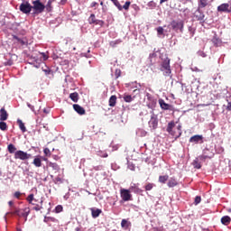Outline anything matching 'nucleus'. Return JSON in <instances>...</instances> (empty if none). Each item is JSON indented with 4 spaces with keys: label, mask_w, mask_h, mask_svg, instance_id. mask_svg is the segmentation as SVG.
Returning <instances> with one entry per match:
<instances>
[{
    "label": "nucleus",
    "mask_w": 231,
    "mask_h": 231,
    "mask_svg": "<svg viewBox=\"0 0 231 231\" xmlns=\"http://www.w3.org/2000/svg\"><path fill=\"white\" fill-rule=\"evenodd\" d=\"M48 221H53V218L48 217L44 218V223H48Z\"/></svg>",
    "instance_id": "nucleus-51"
},
{
    "label": "nucleus",
    "mask_w": 231,
    "mask_h": 231,
    "mask_svg": "<svg viewBox=\"0 0 231 231\" xmlns=\"http://www.w3.org/2000/svg\"><path fill=\"white\" fill-rule=\"evenodd\" d=\"M30 158H32V154H30L26 152L19 150L14 152L15 160H22L24 162L25 160H30Z\"/></svg>",
    "instance_id": "nucleus-5"
},
{
    "label": "nucleus",
    "mask_w": 231,
    "mask_h": 231,
    "mask_svg": "<svg viewBox=\"0 0 231 231\" xmlns=\"http://www.w3.org/2000/svg\"><path fill=\"white\" fill-rule=\"evenodd\" d=\"M179 1H180V3H182L183 5H185L192 0H179Z\"/></svg>",
    "instance_id": "nucleus-54"
},
{
    "label": "nucleus",
    "mask_w": 231,
    "mask_h": 231,
    "mask_svg": "<svg viewBox=\"0 0 231 231\" xmlns=\"http://www.w3.org/2000/svg\"><path fill=\"white\" fill-rule=\"evenodd\" d=\"M44 8H46V5L41 3V0H35L32 2V10H33V14H42V12H44Z\"/></svg>",
    "instance_id": "nucleus-3"
},
{
    "label": "nucleus",
    "mask_w": 231,
    "mask_h": 231,
    "mask_svg": "<svg viewBox=\"0 0 231 231\" xmlns=\"http://www.w3.org/2000/svg\"><path fill=\"white\" fill-rule=\"evenodd\" d=\"M166 1H169V0H160V4L163 5V3H166Z\"/></svg>",
    "instance_id": "nucleus-61"
},
{
    "label": "nucleus",
    "mask_w": 231,
    "mask_h": 231,
    "mask_svg": "<svg viewBox=\"0 0 231 231\" xmlns=\"http://www.w3.org/2000/svg\"><path fill=\"white\" fill-rule=\"evenodd\" d=\"M120 194L123 201H131V199L133 198V195H131V192L125 189H122L120 190Z\"/></svg>",
    "instance_id": "nucleus-8"
},
{
    "label": "nucleus",
    "mask_w": 231,
    "mask_h": 231,
    "mask_svg": "<svg viewBox=\"0 0 231 231\" xmlns=\"http://www.w3.org/2000/svg\"><path fill=\"white\" fill-rule=\"evenodd\" d=\"M199 161H200V162L202 163V162H205V160H208V159H210L211 157L210 156H208V155H207V154H205V152L202 154V155H199V157H197Z\"/></svg>",
    "instance_id": "nucleus-27"
},
{
    "label": "nucleus",
    "mask_w": 231,
    "mask_h": 231,
    "mask_svg": "<svg viewBox=\"0 0 231 231\" xmlns=\"http://www.w3.org/2000/svg\"><path fill=\"white\" fill-rule=\"evenodd\" d=\"M27 106L32 109L33 112L35 111V106H33L32 104L27 103Z\"/></svg>",
    "instance_id": "nucleus-50"
},
{
    "label": "nucleus",
    "mask_w": 231,
    "mask_h": 231,
    "mask_svg": "<svg viewBox=\"0 0 231 231\" xmlns=\"http://www.w3.org/2000/svg\"><path fill=\"white\" fill-rule=\"evenodd\" d=\"M42 208V207L36 205L35 207L32 208L33 210H36V212H39V210H41Z\"/></svg>",
    "instance_id": "nucleus-48"
},
{
    "label": "nucleus",
    "mask_w": 231,
    "mask_h": 231,
    "mask_svg": "<svg viewBox=\"0 0 231 231\" xmlns=\"http://www.w3.org/2000/svg\"><path fill=\"white\" fill-rule=\"evenodd\" d=\"M125 102H133L134 97H132L131 95H125L124 96Z\"/></svg>",
    "instance_id": "nucleus-30"
},
{
    "label": "nucleus",
    "mask_w": 231,
    "mask_h": 231,
    "mask_svg": "<svg viewBox=\"0 0 231 231\" xmlns=\"http://www.w3.org/2000/svg\"><path fill=\"white\" fill-rule=\"evenodd\" d=\"M43 60H48V56L43 52L42 53Z\"/></svg>",
    "instance_id": "nucleus-55"
},
{
    "label": "nucleus",
    "mask_w": 231,
    "mask_h": 231,
    "mask_svg": "<svg viewBox=\"0 0 231 231\" xmlns=\"http://www.w3.org/2000/svg\"><path fill=\"white\" fill-rule=\"evenodd\" d=\"M43 112L46 113V115H48V110L46 108L43 109Z\"/></svg>",
    "instance_id": "nucleus-64"
},
{
    "label": "nucleus",
    "mask_w": 231,
    "mask_h": 231,
    "mask_svg": "<svg viewBox=\"0 0 231 231\" xmlns=\"http://www.w3.org/2000/svg\"><path fill=\"white\" fill-rule=\"evenodd\" d=\"M227 110H228V111H231V102H229V103L227 104Z\"/></svg>",
    "instance_id": "nucleus-59"
},
{
    "label": "nucleus",
    "mask_w": 231,
    "mask_h": 231,
    "mask_svg": "<svg viewBox=\"0 0 231 231\" xmlns=\"http://www.w3.org/2000/svg\"><path fill=\"white\" fill-rule=\"evenodd\" d=\"M93 169L94 171H102V166H95Z\"/></svg>",
    "instance_id": "nucleus-52"
},
{
    "label": "nucleus",
    "mask_w": 231,
    "mask_h": 231,
    "mask_svg": "<svg viewBox=\"0 0 231 231\" xmlns=\"http://www.w3.org/2000/svg\"><path fill=\"white\" fill-rule=\"evenodd\" d=\"M34 68H41V62L33 63Z\"/></svg>",
    "instance_id": "nucleus-57"
},
{
    "label": "nucleus",
    "mask_w": 231,
    "mask_h": 231,
    "mask_svg": "<svg viewBox=\"0 0 231 231\" xmlns=\"http://www.w3.org/2000/svg\"><path fill=\"white\" fill-rule=\"evenodd\" d=\"M0 113H1L0 115L1 122H5V120H8V113L5 108H1Z\"/></svg>",
    "instance_id": "nucleus-16"
},
{
    "label": "nucleus",
    "mask_w": 231,
    "mask_h": 231,
    "mask_svg": "<svg viewBox=\"0 0 231 231\" xmlns=\"http://www.w3.org/2000/svg\"><path fill=\"white\" fill-rule=\"evenodd\" d=\"M32 163H33V165H35L36 167H42V161L41 158H39V157L34 158Z\"/></svg>",
    "instance_id": "nucleus-21"
},
{
    "label": "nucleus",
    "mask_w": 231,
    "mask_h": 231,
    "mask_svg": "<svg viewBox=\"0 0 231 231\" xmlns=\"http://www.w3.org/2000/svg\"><path fill=\"white\" fill-rule=\"evenodd\" d=\"M170 26H171L172 30L175 32L180 31L183 32V22L182 21H172L170 23Z\"/></svg>",
    "instance_id": "nucleus-6"
},
{
    "label": "nucleus",
    "mask_w": 231,
    "mask_h": 231,
    "mask_svg": "<svg viewBox=\"0 0 231 231\" xmlns=\"http://www.w3.org/2000/svg\"><path fill=\"white\" fill-rule=\"evenodd\" d=\"M166 131L169 134L174 136V138H180V136H181V125H179L176 126V123H174V121L168 124Z\"/></svg>",
    "instance_id": "nucleus-1"
},
{
    "label": "nucleus",
    "mask_w": 231,
    "mask_h": 231,
    "mask_svg": "<svg viewBox=\"0 0 231 231\" xmlns=\"http://www.w3.org/2000/svg\"><path fill=\"white\" fill-rule=\"evenodd\" d=\"M113 4L119 11H122V5H120V2H118V0H116L115 2H113Z\"/></svg>",
    "instance_id": "nucleus-40"
},
{
    "label": "nucleus",
    "mask_w": 231,
    "mask_h": 231,
    "mask_svg": "<svg viewBox=\"0 0 231 231\" xmlns=\"http://www.w3.org/2000/svg\"><path fill=\"white\" fill-rule=\"evenodd\" d=\"M69 98L72 100V102H79V93L74 92L69 94Z\"/></svg>",
    "instance_id": "nucleus-23"
},
{
    "label": "nucleus",
    "mask_w": 231,
    "mask_h": 231,
    "mask_svg": "<svg viewBox=\"0 0 231 231\" xmlns=\"http://www.w3.org/2000/svg\"><path fill=\"white\" fill-rule=\"evenodd\" d=\"M17 124H18L22 133H26V126L24 125V123H23V120L18 119Z\"/></svg>",
    "instance_id": "nucleus-20"
},
{
    "label": "nucleus",
    "mask_w": 231,
    "mask_h": 231,
    "mask_svg": "<svg viewBox=\"0 0 231 231\" xmlns=\"http://www.w3.org/2000/svg\"><path fill=\"white\" fill-rule=\"evenodd\" d=\"M49 167H51V169H53V171H59V165L55 162H50L49 163Z\"/></svg>",
    "instance_id": "nucleus-34"
},
{
    "label": "nucleus",
    "mask_w": 231,
    "mask_h": 231,
    "mask_svg": "<svg viewBox=\"0 0 231 231\" xmlns=\"http://www.w3.org/2000/svg\"><path fill=\"white\" fill-rule=\"evenodd\" d=\"M192 69H193V71H201L197 67L193 68Z\"/></svg>",
    "instance_id": "nucleus-62"
},
{
    "label": "nucleus",
    "mask_w": 231,
    "mask_h": 231,
    "mask_svg": "<svg viewBox=\"0 0 231 231\" xmlns=\"http://www.w3.org/2000/svg\"><path fill=\"white\" fill-rule=\"evenodd\" d=\"M8 205H9V207H12V206L14 205V201L10 200V201L8 202Z\"/></svg>",
    "instance_id": "nucleus-60"
},
{
    "label": "nucleus",
    "mask_w": 231,
    "mask_h": 231,
    "mask_svg": "<svg viewBox=\"0 0 231 231\" xmlns=\"http://www.w3.org/2000/svg\"><path fill=\"white\" fill-rule=\"evenodd\" d=\"M34 197H33V194H30L28 197H27V201L28 203H30V205H33V200H34Z\"/></svg>",
    "instance_id": "nucleus-36"
},
{
    "label": "nucleus",
    "mask_w": 231,
    "mask_h": 231,
    "mask_svg": "<svg viewBox=\"0 0 231 231\" xmlns=\"http://www.w3.org/2000/svg\"><path fill=\"white\" fill-rule=\"evenodd\" d=\"M89 24H95L97 23V18L95 14H91L88 18Z\"/></svg>",
    "instance_id": "nucleus-31"
},
{
    "label": "nucleus",
    "mask_w": 231,
    "mask_h": 231,
    "mask_svg": "<svg viewBox=\"0 0 231 231\" xmlns=\"http://www.w3.org/2000/svg\"><path fill=\"white\" fill-rule=\"evenodd\" d=\"M51 6V2H48V4H47V10H50Z\"/></svg>",
    "instance_id": "nucleus-58"
},
{
    "label": "nucleus",
    "mask_w": 231,
    "mask_h": 231,
    "mask_svg": "<svg viewBox=\"0 0 231 231\" xmlns=\"http://www.w3.org/2000/svg\"><path fill=\"white\" fill-rule=\"evenodd\" d=\"M109 106L110 107H115V106H116V96H112L109 98Z\"/></svg>",
    "instance_id": "nucleus-25"
},
{
    "label": "nucleus",
    "mask_w": 231,
    "mask_h": 231,
    "mask_svg": "<svg viewBox=\"0 0 231 231\" xmlns=\"http://www.w3.org/2000/svg\"><path fill=\"white\" fill-rule=\"evenodd\" d=\"M130 190L132 192H134L135 194H140V192H142V189H140V188H138V186H136V184H133L130 187Z\"/></svg>",
    "instance_id": "nucleus-19"
},
{
    "label": "nucleus",
    "mask_w": 231,
    "mask_h": 231,
    "mask_svg": "<svg viewBox=\"0 0 231 231\" xmlns=\"http://www.w3.org/2000/svg\"><path fill=\"white\" fill-rule=\"evenodd\" d=\"M73 109L78 113V115H86V110L80 105H73Z\"/></svg>",
    "instance_id": "nucleus-14"
},
{
    "label": "nucleus",
    "mask_w": 231,
    "mask_h": 231,
    "mask_svg": "<svg viewBox=\"0 0 231 231\" xmlns=\"http://www.w3.org/2000/svg\"><path fill=\"white\" fill-rule=\"evenodd\" d=\"M0 129L1 131H6V129H8V125L5 122H0Z\"/></svg>",
    "instance_id": "nucleus-35"
},
{
    "label": "nucleus",
    "mask_w": 231,
    "mask_h": 231,
    "mask_svg": "<svg viewBox=\"0 0 231 231\" xmlns=\"http://www.w3.org/2000/svg\"><path fill=\"white\" fill-rule=\"evenodd\" d=\"M167 180H169V175H163L159 177L160 183H166Z\"/></svg>",
    "instance_id": "nucleus-28"
},
{
    "label": "nucleus",
    "mask_w": 231,
    "mask_h": 231,
    "mask_svg": "<svg viewBox=\"0 0 231 231\" xmlns=\"http://www.w3.org/2000/svg\"><path fill=\"white\" fill-rule=\"evenodd\" d=\"M91 214H92V217L97 218L98 217V216H100V214H102V209L99 208H92L91 209Z\"/></svg>",
    "instance_id": "nucleus-17"
},
{
    "label": "nucleus",
    "mask_w": 231,
    "mask_h": 231,
    "mask_svg": "<svg viewBox=\"0 0 231 231\" xmlns=\"http://www.w3.org/2000/svg\"><path fill=\"white\" fill-rule=\"evenodd\" d=\"M152 187H154V184L149 183L145 186V190H152Z\"/></svg>",
    "instance_id": "nucleus-43"
},
{
    "label": "nucleus",
    "mask_w": 231,
    "mask_h": 231,
    "mask_svg": "<svg viewBox=\"0 0 231 231\" xmlns=\"http://www.w3.org/2000/svg\"><path fill=\"white\" fill-rule=\"evenodd\" d=\"M159 104L162 109H163L164 111H169L171 110V107H172V106L165 103V100L163 99H159Z\"/></svg>",
    "instance_id": "nucleus-13"
},
{
    "label": "nucleus",
    "mask_w": 231,
    "mask_h": 231,
    "mask_svg": "<svg viewBox=\"0 0 231 231\" xmlns=\"http://www.w3.org/2000/svg\"><path fill=\"white\" fill-rule=\"evenodd\" d=\"M121 42H122V40H116L110 42V46H112V48H115L116 44H120Z\"/></svg>",
    "instance_id": "nucleus-38"
},
{
    "label": "nucleus",
    "mask_w": 231,
    "mask_h": 231,
    "mask_svg": "<svg viewBox=\"0 0 231 231\" xmlns=\"http://www.w3.org/2000/svg\"><path fill=\"white\" fill-rule=\"evenodd\" d=\"M199 203H201V197L200 196H197L195 198V205H199Z\"/></svg>",
    "instance_id": "nucleus-44"
},
{
    "label": "nucleus",
    "mask_w": 231,
    "mask_h": 231,
    "mask_svg": "<svg viewBox=\"0 0 231 231\" xmlns=\"http://www.w3.org/2000/svg\"><path fill=\"white\" fill-rule=\"evenodd\" d=\"M146 97L148 100L146 102L147 107H149V109H154V107H156V99H154V97H152V96L149 93L146 94Z\"/></svg>",
    "instance_id": "nucleus-7"
},
{
    "label": "nucleus",
    "mask_w": 231,
    "mask_h": 231,
    "mask_svg": "<svg viewBox=\"0 0 231 231\" xmlns=\"http://www.w3.org/2000/svg\"><path fill=\"white\" fill-rule=\"evenodd\" d=\"M161 71H163L165 77L171 76V60L169 58L164 59L161 64Z\"/></svg>",
    "instance_id": "nucleus-2"
},
{
    "label": "nucleus",
    "mask_w": 231,
    "mask_h": 231,
    "mask_svg": "<svg viewBox=\"0 0 231 231\" xmlns=\"http://www.w3.org/2000/svg\"><path fill=\"white\" fill-rule=\"evenodd\" d=\"M63 210V208L61 205H58L56 208H55V212L56 214H60V212H62Z\"/></svg>",
    "instance_id": "nucleus-42"
},
{
    "label": "nucleus",
    "mask_w": 231,
    "mask_h": 231,
    "mask_svg": "<svg viewBox=\"0 0 231 231\" xmlns=\"http://www.w3.org/2000/svg\"><path fill=\"white\" fill-rule=\"evenodd\" d=\"M190 143H203V135H193L189 138Z\"/></svg>",
    "instance_id": "nucleus-12"
},
{
    "label": "nucleus",
    "mask_w": 231,
    "mask_h": 231,
    "mask_svg": "<svg viewBox=\"0 0 231 231\" xmlns=\"http://www.w3.org/2000/svg\"><path fill=\"white\" fill-rule=\"evenodd\" d=\"M43 152H44V154H46V156H48V154H50V149L45 148V149L43 150Z\"/></svg>",
    "instance_id": "nucleus-53"
},
{
    "label": "nucleus",
    "mask_w": 231,
    "mask_h": 231,
    "mask_svg": "<svg viewBox=\"0 0 231 231\" xmlns=\"http://www.w3.org/2000/svg\"><path fill=\"white\" fill-rule=\"evenodd\" d=\"M14 197L16 198V199H19V198H21V192L20 191L14 192Z\"/></svg>",
    "instance_id": "nucleus-47"
},
{
    "label": "nucleus",
    "mask_w": 231,
    "mask_h": 231,
    "mask_svg": "<svg viewBox=\"0 0 231 231\" xmlns=\"http://www.w3.org/2000/svg\"><path fill=\"white\" fill-rule=\"evenodd\" d=\"M121 226H127V220L125 219H123L122 222H121Z\"/></svg>",
    "instance_id": "nucleus-49"
},
{
    "label": "nucleus",
    "mask_w": 231,
    "mask_h": 231,
    "mask_svg": "<svg viewBox=\"0 0 231 231\" xmlns=\"http://www.w3.org/2000/svg\"><path fill=\"white\" fill-rule=\"evenodd\" d=\"M95 24H98V26H104V21H102V20H96V23Z\"/></svg>",
    "instance_id": "nucleus-46"
},
{
    "label": "nucleus",
    "mask_w": 231,
    "mask_h": 231,
    "mask_svg": "<svg viewBox=\"0 0 231 231\" xmlns=\"http://www.w3.org/2000/svg\"><path fill=\"white\" fill-rule=\"evenodd\" d=\"M13 214L18 216L19 217H28L30 211H26L25 209H15Z\"/></svg>",
    "instance_id": "nucleus-11"
},
{
    "label": "nucleus",
    "mask_w": 231,
    "mask_h": 231,
    "mask_svg": "<svg viewBox=\"0 0 231 231\" xmlns=\"http://www.w3.org/2000/svg\"><path fill=\"white\" fill-rule=\"evenodd\" d=\"M129 6H131V2L127 1L125 4L122 6V10H129Z\"/></svg>",
    "instance_id": "nucleus-41"
},
{
    "label": "nucleus",
    "mask_w": 231,
    "mask_h": 231,
    "mask_svg": "<svg viewBox=\"0 0 231 231\" xmlns=\"http://www.w3.org/2000/svg\"><path fill=\"white\" fill-rule=\"evenodd\" d=\"M97 5H98V3L92 2L90 6H91V8H95V6H97Z\"/></svg>",
    "instance_id": "nucleus-56"
},
{
    "label": "nucleus",
    "mask_w": 231,
    "mask_h": 231,
    "mask_svg": "<svg viewBox=\"0 0 231 231\" xmlns=\"http://www.w3.org/2000/svg\"><path fill=\"white\" fill-rule=\"evenodd\" d=\"M192 165L195 169H200L201 168V162H200V161L199 160L198 157L193 161Z\"/></svg>",
    "instance_id": "nucleus-22"
},
{
    "label": "nucleus",
    "mask_w": 231,
    "mask_h": 231,
    "mask_svg": "<svg viewBox=\"0 0 231 231\" xmlns=\"http://www.w3.org/2000/svg\"><path fill=\"white\" fill-rule=\"evenodd\" d=\"M176 185H178V180L174 178H171L168 181V187L172 189V187H176Z\"/></svg>",
    "instance_id": "nucleus-18"
},
{
    "label": "nucleus",
    "mask_w": 231,
    "mask_h": 231,
    "mask_svg": "<svg viewBox=\"0 0 231 231\" xmlns=\"http://www.w3.org/2000/svg\"><path fill=\"white\" fill-rule=\"evenodd\" d=\"M117 78L120 77V70H116Z\"/></svg>",
    "instance_id": "nucleus-63"
},
{
    "label": "nucleus",
    "mask_w": 231,
    "mask_h": 231,
    "mask_svg": "<svg viewBox=\"0 0 231 231\" xmlns=\"http://www.w3.org/2000/svg\"><path fill=\"white\" fill-rule=\"evenodd\" d=\"M7 149H8L10 154H14V153L17 152V148H15V145H14V144H9L7 146Z\"/></svg>",
    "instance_id": "nucleus-26"
},
{
    "label": "nucleus",
    "mask_w": 231,
    "mask_h": 231,
    "mask_svg": "<svg viewBox=\"0 0 231 231\" xmlns=\"http://www.w3.org/2000/svg\"><path fill=\"white\" fill-rule=\"evenodd\" d=\"M217 12L230 14L231 12V5L230 4H221L217 6Z\"/></svg>",
    "instance_id": "nucleus-9"
},
{
    "label": "nucleus",
    "mask_w": 231,
    "mask_h": 231,
    "mask_svg": "<svg viewBox=\"0 0 231 231\" xmlns=\"http://www.w3.org/2000/svg\"><path fill=\"white\" fill-rule=\"evenodd\" d=\"M157 35H158V37H164V35H163V27H158L157 28Z\"/></svg>",
    "instance_id": "nucleus-33"
},
{
    "label": "nucleus",
    "mask_w": 231,
    "mask_h": 231,
    "mask_svg": "<svg viewBox=\"0 0 231 231\" xmlns=\"http://www.w3.org/2000/svg\"><path fill=\"white\" fill-rule=\"evenodd\" d=\"M128 169L130 171H134L135 167H134V165L132 162H128Z\"/></svg>",
    "instance_id": "nucleus-45"
},
{
    "label": "nucleus",
    "mask_w": 231,
    "mask_h": 231,
    "mask_svg": "<svg viewBox=\"0 0 231 231\" xmlns=\"http://www.w3.org/2000/svg\"><path fill=\"white\" fill-rule=\"evenodd\" d=\"M147 6H148V8H150L151 10H152V9L156 8V3L151 1V2H149V3L147 4Z\"/></svg>",
    "instance_id": "nucleus-37"
},
{
    "label": "nucleus",
    "mask_w": 231,
    "mask_h": 231,
    "mask_svg": "<svg viewBox=\"0 0 231 231\" xmlns=\"http://www.w3.org/2000/svg\"><path fill=\"white\" fill-rule=\"evenodd\" d=\"M231 218L228 216H225L221 218L222 225H230Z\"/></svg>",
    "instance_id": "nucleus-24"
},
{
    "label": "nucleus",
    "mask_w": 231,
    "mask_h": 231,
    "mask_svg": "<svg viewBox=\"0 0 231 231\" xmlns=\"http://www.w3.org/2000/svg\"><path fill=\"white\" fill-rule=\"evenodd\" d=\"M151 118L148 122L149 127L152 131L158 129V115L154 114V111H151Z\"/></svg>",
    "instance_id": "nucleus-4"
},
{
    "label": "nucleus",
    "mask_w": 231,
    "mask_h": 231,
    "mask_svg": "<svg viewBox=\"0 0 231 231\" xmlns=\"http://www.w3.org/2000/svg\"><path fill=\"white\" fill-rule=\"evenodd\" d=\"M136 134H137V136H146L147 132H145L144 130H142V129H138L136 131Z\"/></svg>",
    "instance_id": "nucleus-32"
},
{
    "label": "nucleus",
    "mask_w": 231,
    "mask_h": 231,
    "mask_svg": "<svg viewBox=\"0 0 231 231\" xmlns=\"http://www.w3.org/2000/svg\"><path fill=\"white\" fill-rule=\"evenodd\" d=\"M213 0H198L199 8H206Z\"/></svg>",
    "instance_id": "nucleus-15"
},
{
    "label": "nucleus",
    "mask_w": 231,
    "mask_h": 231,
    "mask_svg": "<svg viewBox=\"0 0 231 231\" xmlns=\"http://www.w3.org/2000/svg\"><path fill=\"white\" fill-rule=\"evenodd\" d=\"M14 64V60L12 59L6 60L4 62V66H12Z\"/></svg>",
    "instance_id": "nucleus-39"
},
{
    "label": "nucleus",
    "mask_w": 231,
    "mask_h": 231,
    "mask_svg": "<svg viewBox=\"0 0 231 231\" xmlns=\"http://www.w3.org/2000/svg\"><path fill=\"white\" fill-rule=\"evenodd\" d=\"M97 156H100V158H107V152L102 151V150H99L97 151Z\"/></svg>",
    "instance_id": "nucleus-29"
},
{
    "label": "nucleus",
    "mask_w": 231,
    "mask_h": 231,
    "mask_svg": "<svg viewBox=\"0 0 231 231\" xmlns=\"http://www.w3.org/2000/svg\"><path fill=\"white\" fill-rule=\"evenodd\" d=\"M20 12H23V14H30V12H32V5L28 2L21 4Z\"/></svg>",
    "instance_id": "nucleus-10"
}]
</instances>
